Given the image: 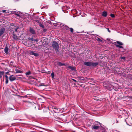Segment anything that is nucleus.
<instances>
[{
    "mask_svg": "<svg viewBox=\"0 0 132 132\" xmlns=\"http://www.w3.org/2000/svg\"><path fill=\"white\" fill-rule=\"evenodd\" d=\"M29 40H31L32 41H33L34 40L33 39V38H30L29 39Z\"/></svg>",
    "mask_w": 132,
    "mask_h": 132,
    "instance_id": "nucleus-32",
    "label": "nucleus"
},
{
    "mask_svg": "<svg viewBox=\"0 0 132 132\" xmlns=\"http://www.w3.org/2000/svg\"><path fill=\"white\" fill-rule=\"evenodd\" d=\"M116 46L117 47H119L120 48H122L123 47L121 45H116Z\"/></svg>",
    "mask_w": 132,
    "mask_h": 132,
    "instance_id": "nucleus-18",
    "label": "nucleus"
},
{
    "mask_svg": "<svg viewBox=\"0 0 132 132\" xmlns=\"http://www.w3.org/2000/svg\"><path fill=\"white\" fill-rule=\"evenodd\" d=\"M18 29V27H17L15 29V31L17 32V30Z\"/></svg>",
    "mask_w": 132,
    "mask_h": 132,
    "instance_id": "nucleus-26",
    "label": "nucleus"
},
{
    "mask_svg": "<svg viewBox=\"0 0 132 132\" xmlns=\"http://www.w3.org/2000/svg\"><path fill=\"white\" fill-rule=\"evenodd\" d=\"M5 82H6V84H7L8 83V79H6Z\"/></svg>",
    "mask_w": 132,
    "mask_h": 132,
    "instance_id": "nucleus-27",
    "label": "nucleus"
},
{
    "mask_svg": "<svg viewBox=\"0 0 132 132\" xmlns=\"http://www.w3.org/2000/svg\"><path fill=\"white\" fill-rule=\"evenodd\" d=\"M84 64L87 66H91V62H84Z\"/></svg>",
    "mask_w": 132,
    "mask_h": 132,
    "instance_id": "nucleus-8",
    "label": "nucleus"
},
{
    "mask_svg": "<svg viewBox=\"0 0 132 132\" xmlns=\"http://www.w3.org/2000/svg\"><path fill=\"white\" fill-rule=\"evenodd\" d=\"M100 132L97 131V132Z\"/></svg>",
    "mask_w": 132,
    "mask_h": 132,
    "instance_id": "nucleus-40",
    "label": "nucleus"
},
{
    "mask_svg": "<svg viewBox=\"0 0 132 132\" xmlns=\"http://www.w3.org/2000/svg\"><path fill=\"white\" fill-rule=\"evenodd\" d=\"M101 127H100L98 126H96L95 125H93L92 126V129H94L97 130L99 129H100V128Z\"/></svg>",
    "mask_w": 132,
    "mask_h": 132,
    "instance_id": "nucleus-4",
    "label": "nucleus"
},
{
    "mask_svg": "<svg viewBox=\"0 0 132 132\" xmlns=\"http://www.w3.org/2000/svg\"><path fill=\"white\" fill-rule=\"evenodd\" d=\"M96 39L98 42H102V40L97 37L96 38Z\"/></svg>",
    "mask_w": 132,
    "mask_h": 132,
    "instance_id": "nucleus-19",
    "label": "nucleus"
},
{
    "mask_svg": "<svg viewBox=\"0 0 132 132\" xmlns=\"http://www.w3.org/2000/svg\"><path fill=\"white\" fill-rule=\"evenodd\" d=\"M15 71L16 73H22V71L19 70L18 69H15Z\"/></svg>",
    "mask_w": 132,
    "mask_h": 132,
    "instance_id": "nucleus-11",
    "label": "nucleus"
},
{
    "mask_svg": "<svg viewBox=\"0 0 132 132\" xmlns=\"http://www.w3.org/2000/svg\"><path fill=\"white\" fill-rule=\"evenodd\" d=\"M16 79V78L13 75L9 77L10 80L11 81H13Z\"/></svg>",
    "mask_w": 132,
    "mask_h": 132,
    "instance_id": "nucleus-5",
    "label": "nucleus"
},
{
    "mask_svg": "<svg viewBox=\"0 0 132 132\" xmlns=\"http://www.w3.org/2000/svg\"><path fill=\"white\" fill-rule=\"evenodd\" d=\"M98 64V63L97 62L94 63L91 62V66L95 67Z\"/></svg>",
    "mask_w": 132,
    "mask_h": 132,
    "instance_id": "nucleus-10",
    "label": "nucleus"
},
{
    "mask_svg": "<svg viewBox=\"0 0 132 132\" xmlns=\"http://www.w3.org/2000/svg\"><path fill=\"white\" fill-rule=\"evenodd\" d=\"M8 73H9V72H7L6 73V74H7Z\"/></svg>",
    "mask_w": 132,
    "mask_h": 132,
    "instance_id": "nucleus-38",
    "label": "nucleus"
},
{
    "mask_svg": "<svg viewBox=\"0 0 132 132\" xmlns=\"http://www.w3.org/2000/svg\"><path fill=\"white\" fill-rule=\"evenodd\" d=\"M69 29H70L71 31L72 32H73V29L72 28H69Z\"/></svg>",
    "mask_w": 132,
    "mask_h": 132,
    "instance_id": "nucleus-24",
    "label": "nucleus"
},
{
    "mask_svg": "<svg viewBox=\"0 0 132 132\" xmlns=\"http://www.w3.org/2000/svg\"><path fill=\"white\" fill-rule=\"evenodd\" d=\"M121 59H123V60H125V57H121Z\"/></svg>",
    "mask_w": 132,
    "mask_h": 132,
    "instance_id": "nucleus-28",
    "label": "nucleus"
},
{
    "mask_svg": "<svg viewBox=\"0 0 132 132\" xmlns=\"http://www.w3.org/2000/svg\"><path fill=\"white\" fill-rule=\"evenodd\" d=\"M110 16L112 18H114V17L115 16L114 14H111L110 15Z\"/></svg>",
    "mask_w": 132,
    "mask_h": 132,
    "instance_id": "nucleus-25",
    "label": "nucleus"
},
{
    "mask_svg": "<svg viewBox=\"0 0 132 132\" xmlns=\"http://www.w3.org/2000/svg\"><path fill=\"white\" fill-rule=\"evenodd\" d=\"M78 79L82 80H84V79L86 81L89 80L90 79L89 78H85V79L83 77H78Z\"/></svg>",
    "mask_w": 132,
    "mask_h": 132,
    "instance_id": "nucleus-7",
    "label": "nucleus"
},
{
    "mask_svg": "<svg viewBox=\"0 0 132 132\" xmlns=\"http://www.w3.org/2000/svg\"><path fill=\"white\" fill-rule=\"evenodd\" d=\"M15 15H16L18 16H20V15L19 14H18L16 13Z\"/></svg>",
    "mask_w": 132,
    "mask_h": 132,
    "instance_id": "nucleus-30",
    "label": "nucleus"
},
{
    "mask_svg": "<svg viewBox=\"0 0 132 132\" xmlns=\"http://www.w3.org/2000/svg\"><path fill=\"white\" fill-rule=\"evenodd\" d=\"M51 76L52 78H54V73L53 72H52L51 73Z\"/></svg>",
    "mask_w": 132,
    "mask_h": 132,
    "instance_id": "nucleus-22",
    "label": "nucleus"
},
{
    "mask_svg": "<svg viewBox=\"0 0 132 132\" xmlns=\"http://www.w3.org/2000/svg\"><path fill=\"white\" fill-rule=\"evenodd\" d=\"M28 53L29 54L31 55H33L35 56H37L38 55V54L35 53V52L34 51H29Z\"/></svg>",
    "mask_w": 132,
    "mask_h": 132,
    "instance_id": "nucleus-2",
    "label": "nucleus"
},
{
    "mask_svg": "<svg viewBox=\"0 0 132 132\" xmlns=\"http://www.w3.org/2000/svg\"><path fill=\"white\" fill-rule=\"evenodd\" d=\"M5 77L6 78V79H8V76L6 75H5Z\"/></svg>",
    "mask_w": 132,
    "mask_h": 132,
    "instance_id": "nucleus-31",
    "label": "nucleus"
},
{
    "mask_svg": "<svg viewBox=\"0 0 132 132\" xmlns=\"http://www.w3.org/2000/svg\"><path fill=\"white\" fill-rule=\"evenodd\" d=\"M68 68L72 70H75V67H73L69 66L68 67Z\"/></svg>",
    "mask_w": 132,
    "mask_h": 132,
    "instance_id": "nucleus-14",
    "label": "nucleus"
},
{
    "mask_svg": "<svg viewBox=\"0 0 132 132\" xmlns=\"http://www.w3.org/2000/svg\"><path fill=\"white\" fill-rule=\"evenodd\" d=\"M69 28L68 27L67 28V30H69Z\"/></svg>",
    "mask_w": 132,
    "mask_h": 132,
    "instance_id": "nucleus-36",
    "label": "nucleus"
},
{
    "mask_svg": "<svg viewBox=\"0 0 132 132\" xmlns=\"http://www.w3.org/2000/svg\"><path fill=\"white\" fill-rule=\"evenodd\" d=\"M8 49L7 47H5L4 49V52L5 53L7 54L8 53Z\"/></svg>",
    "mask_w": 132,
    "mask_h": 132,
    "instance_id": "nucleus-16",
    "label": "nucleus"
},
{
    "mask_svg": "<svg viewBox=\"0 0 132 132\" xmlns=\"http://www.w3.org/2000/svg\"><path fill=\"white\" fill-rule=\"evenodd\" d=\"M5 29L3 28H1L0 30V36L3 34L5 31Z\"/></svg>",
    "mask_w": 132,
    "mask_h": 132,
    "instance_id": "nucleus-6",
    "label": "nucleus"
},
{
    "mask_svg": "<svg viewBox=\"0 0 132 132\" xmlns=\"http://www.w3.org/2000/svg\"><path fill=\"white\" fill-rule=\"evenodd\" d=\"M100 130L101 132H107L105 129L102 127L100 128Z\"/></svg>",
    "mask_w": 132,
    "mask_h": 132,
    "instance_id": "nucleus-12",
    "label": "nucleus"
},
{
    "mask_svg": "<svg viewBox=\"0 0 132 132\" xmlns=\"http://www.w3.org/2000/svg\"><path fill=\"white\" fill-rule=\"evenodd\" d=\"M102 15L103 16L106 17L107 15V13L106 12H103Z\"/></svg>",
    "mask_w": 132,
    "mask_h": 132,
    "instance_id": "nucleus-13",
    "label": "nucleus"
},
{
    "mask_svg": "<svg viewBox=\"0 0 132 132\" xmlns=\"http://www.w3.org/2000/svg\"><path fill=\"white\" fill-rule=\"evenodd\" d=\"M43 31H44L45 32V31H46V30H45V29H44L43 30Z\"/></svg>",
    "mask_w": 132,
    "mask_h": 132,
    "instance_id": "nucleus-37",
    "label": "nucleus"
},
{
    "mask_svg": "<svg viewBox=\"0 0 132 132\" xmlns=\"http://www.w3.org/2000/svg\"><path fill=\"white\" fill-rule=\"evenodd\" d=\"M13 38L14 39H17L18 38L17 36L13 33Z\"/></svg>",
    "mask_w": 132,
    "mask_h": 132,
    "instance_id": "nucleus-17",
    "label": "nucleus"
},
{
    "mask_svg": "<svg viewBox=\"0 0 132 132\" xmlns=\"http://www.w3.org/2000/svg\"><path fill=\"white\" fill-rule=\"evenodd\" d=\"M53 111L55 113H59L60 112L61 109H59L56 108H53Z\"/></svg>",
    "mask_w": 132,
    "mask_h": 132,
    "instance_id": "nucleus-3",
    "label": "nucleus"
},
{
    "mask_svg": "<svg viewBox=\"0 0 132 132\" xmlns=\"http://www.w3.org/2000/svg\"><path fill=\"white\" fill-rule=\"evenodd\" d=\"M31 74V72L29 71H28L26 73V75L27 76H28V75H30V74Z\"/></svg>",
    "mask_w": 132,
    "mask_h": 132,
    "instance_id": "nucleus-21",
    "label": "nucleus"
},
{
    "mask_svg": "<svg viewBox=\"0 0 132 132\" xmlns=\"http://www.w3.org/2000/svg\"><path fill=\"white\" fill-rule=\"evenodd\" d=\"M72 80H73L75 82L76 81L74 79H72Z\"/></svg>",
    "mask_w": 132,
    "mask_h": 132,
    "instance_id": "nucleus-34",
    "label": "nucleus"
},
{
    "mask_svg": "<svg viewBox=\"0 0 132 132\" xmlns=\"http://www.w3.org/2000/svg\"><path fill=\"white\" fill-rule=\"evenodd\" d=\"M4 73V71H0V78H1L2 77V76L3 75Z\"/></svg>",
    "mask_w": 132,
    "mask_h": 132,
    "instance_id": "nucleus-15",
    "label": "nucleus"
},
{
    "mask_svg": "<svg viewBox=\"0 0 132 132\" xmlns=\"http://www.w3.org/2000/svg\"><path fill=\"white\" fill-rule=\"evenodd\" d=\"M29 31L32 34H35V31L31 27L30 28Z\"/></svg>",
    "mask_w": 132,
    "mask_h": 132,
    "instance_id": "nucleus-9",
    "label": "nucleus"
},
{
    "mask_svg": "<svg viewBox=\"0 0 132 132\" xmlns=\"http://www.w3.org/2000/svg\"><path fill=\"white\" fill-rule=\"evenodd\" d=\"M39 26L40 27H42L43 28H44V26L42 24H39Z\"/></svg>",
    "mask_w": 132,
    "mask_h": 132,
    "instance_id": "nucleus-23",
    "label": "nucleus"
},
{
    "mask_svg": "<svg viewBox=\"0 0 132 132\" xmlns=\"http://www.w3.org/2000/svg\"><path fill=\"white\" fill-rule=\"evenodd\" d=\"M6 10H2V11L3 12V13H4L5 11H6Z\"/></svg>",
    "mask_w": 132,
    "mask_h": 132,
    "instance_id": "nucleus-33",
    "label": "nucleus"
},
{
    "mask_svg": "<svg viewBox=\"0 0 132 132\" xmlns=\"http://www.w3.org/2000/svg\"><path fill=\"white\" fill-rule=\"evenodd\" d=\"M58 64H59L60 65H61V63H60V62H58Z\"/></svg>",
    "mask_w": 132,
    "mask_h": 132,
    "instance_id": "nucleus-35",
    "label": "nucleus"
},
{
    "mask_svg": "<svg viewBox=\"0 0 132 132\" xmlns=\"http://www.w3.org/2000/svg\"><path fill=\"white\" fill-rule=\"evenodd\" d=\"M117 44H118L119 45H123V44L122 43H121V42H119V41H117Z\"/></svg>",
    "mask_w": 132,
    "mask_h": 132,
    "instance_id": "nucleus-20",
    "label": "nucleus"
},
{
    "mask_svg": "<svg viewBox=\"0 0 132 132\" xmlns=\"http://www.w3.org/2000/svg\"><path fill=\"white\" fill-rule=\"evenodd\" d=\"M107 29L108 31H109V32H110V31L109 30V29L108 28H107Z\"/></svg>",
    "mask_w": 132,
    "mask_h": 132,
    "instance_id": "nucleus-29",
    "label": "nucleus"
},
{
    "mask_svg": "<svg viewBox=\"0 0 132 132\" xmlns=\"http://www.w3.org/2000/svg\"><path fill=\"white\" fill-rule=\"evenodd\" d=\"M52 46L56 50H58L59 48V46L58 43L56 42H53L52 43Z\"/></svg>",
    "mask_w": 132,
    "mask_h": 132,
    "instance_id": "nucleus-1",
    "label": "nucleus"
},
{
    "mask_svg": "<svg viewBox=\"0 0 132 132\" xmlns=\"http://www.w3.org/2000/svg\"><path fill=\"white\" fill-rule=\"evenodd\" d=\"M18 13H20V12H18Z\"/></svg>",
    "mask_w": 132,
    "mask_h": 132,
    "instance_id": "nucleus-39",
    "label": "nucleus"
}]
</instances>
